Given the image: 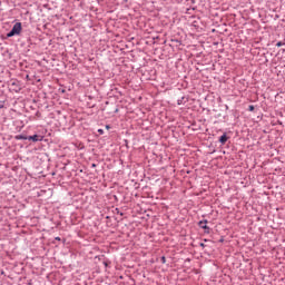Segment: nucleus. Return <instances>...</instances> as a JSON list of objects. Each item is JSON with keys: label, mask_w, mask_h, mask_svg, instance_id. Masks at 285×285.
I'll use <instances>...</instances> for the list:
<instances>
[{"label": "nucleus", "mask_w": 285, "mask_h": 285, "mask_svg": "<svg viewBox=\"0 0 285 285\" xmlns=\"http://www.w3.org/2000/svg\"><path fill=\"white\" fill-rule=\"evenodd\" d=\"M16 139H18V140H26V139H28V137L23 136V135H18V136H16Z\"/></svg>", "instance_id": "obj_5"}, {"label": "nucleus", "mask_w": 285, "mask_h": 285, "mask_svg": "<svg viewBox=\"0 0 285 285\" xmlns=\"http://www.w3.org/2000/svg\"><path fill=\"white\" fill-rule=\"evenodd\" d=\"M200 246H204V244H200Z\"/></svg>", "instance_id": "obj_11"}, {"label": "nucleus", "mask_w": 285, "mask_h": 285, "mask_svg": "<svg viewBox=\"0 0 285 285\" xmlns=\"http://www.w3.org/2000/svg\"><path fill=\"white\" fill-rule=\"evenodd\" d=\"M249 110H250V112H253V110H255V107L254 106H249Z\"/></svg>", "instance_id": "obj_7"}, {"label": "nucleus", "mask_w": 285, "mask_h": 285, "mask_svg": "<svg viewBox=\"0 0 285 285\" xmlns=\"http://www.w3.org/2000/svg\"><path fill=\"white\" fill-rule=\"evenodd\" d=\"M207 224H208V220H200V222L198 223V225H199L202 228H204V230H209Z\"/></svg>", "instance_id": "obj_2"}, {"label": "nucleus", "mask_w": 285, "mask_h": 285, "mask_svg": "<svg viewBox=\"0 0 285 285\" xmlns=\"http://www.w3.org/2000/svg\"><path fill=\"white\" fill-rule=\"evenodd\" d=\"M28 140L29 141H41V138L39 137V135H33V136H29Z\"/></svg>", "instance_id": "obj_3"}, {"label": "nucleus", "mask_w": 285, "mask_h": 285, "mask_svg": "<svg viewBox=\"0 0 285 285\" xmlns=\"http://www.w3.org/2000/svg\"><path fill=\"white\" fill-rule=\"evenodd\" d=\"M277 48H282V46H284V42L279 41L276 43Z\"/></svg>", "instance_id": "obj_6"}, {"label": "nucleus", "mask_w": 285, "mask_h": 285, "mask_svg": "<svg viewBox=\"0 0 285 285\" xmlns=\"http://www.w3.org/2000/svg\"><path fill=\"white\" fill-rule=\"evenodd\" d=\"M219 141L222 144H226L228 141V136H226V134H224L223 136H220Z\"/></svg>", "instance_id": "obj_4"}, {"label": "nucleus", "mask_w": 285, "mask_h": 285, "mask_svg": "<svg viewBox=\"0 0 285 285\" xmlns=\"http://www.w3.org/2000/svg\"><path fill=\"white\" fill-rule=\"evenodd\" d=\"M21 30H22V27H21V22H17L11 31L7 35V37H14L17 35H21Z\"/></svg>", "instance_id": "obj_1"}, {"label": "nucleus", "mask_w": 285, "mask_h": 285, "mask_svg": "<svg viewBox=\"0 0 285 285\" xmlns=\"http://www.w3.org/2000/svg\"><path fill=\"white\" fill-rule=\"evenodd\" d=\"M56 239L59 242V240H61V238H59V237H56Z\"/></svg>", "instance_id": "obj_10"}, {"label": "nucleus", "mask_w": 285, "mask_h": 285, "mask_svg": "<svg viewBox=\"0 0 285 285\" xmlns=\"http://www.w3.org/2000/svg\"><path fill=\"white\" fill-rule=\"evenodd\" d=\"M98 132H100V135H104V129H99Z\"/></svg>", "instance_id": "obj_8"}, {"label": "nucleus", "mask_w": 285, "mask_h": 285, "mask_svg": "<svg viewBox=\"0 0 285 285\" xmlns=\"http://www.w3.org/2000/svg\"><path fill=\"white\" fill-rule=\"evenodd\" d=\"M161 261H163V264H166V257H163Z\"/></svg>", "instance_id": "obj_9"}]
</instances>
